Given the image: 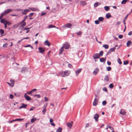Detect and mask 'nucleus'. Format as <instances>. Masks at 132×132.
<instances>
[{"mask_svg": "<svg viewBox=\"0 0 132 132\" xmlns=\"http://www.w3.org/2000/svg\"><path fill=\"white\" fill-rule=\"evenodd\" d=\"M116 49V48L115 47L110 49L107 53L106 54V56H107L110 53H111L112 52H114Z\"/></svg>", "mask_w": 132, "mask_h": 132, "instance_id": "f257e3e1", "label": "nucleus"}, {"mask_svg": "<svg viewBox=\"0 0 132 132\" xmlns=\"http://www.w3.org/2000/svg\"><path fill=\"white\" fill-rule=\"evenodd\" d=\"M72 26V24L70 23H67L62 26L63 28L65 27L68 28H71V27Z\"/></svg>", "mask_w": 132, "mask_h": 132, "instance_id": "f03ea898", "label": "nucleus"}, {"mask_svg": "<svg viewBox=\"0 0 132 132\" xmlns=\"http://www.w3.org/2000/svg\"><path fill=\"white\" fill-rule=\"evenodd\" d=\"M69 45H70L69 43H66L65 44H63V46L64 48L65 49H68L69 48Z\"/></svg>", "mask_w": 132, "mask_h": 132, "instance_id": "7ed1b4c3", "label": "nucleus"}, {"mask_svg": "<svg viewBox=\"0 0 132 132\" xmlns=\"http://www.w3.org/2000/svg\"><path fill=\"white\" fill-rule=\"evenodd\" d=\"M93 57L94 59H98L100 57V55L98 53H95L93 54Z\"/></svg>", "mask_w": 132, "mask_h": 132, "instance_id": "20e7f679", "label": "nucleus"}, {"mask_svg": "<svg viewBox=\"0 0 132 132\" xmlns=\"http://www.w3.org/2000/svg\"><path fill=\"white\" fill-rule=\"evenodd\" d=\"M29 9L32 11H39V9L36 7H29Z\"/></svg>", "mask_w": 132, "mask_h": 132, "instance_id": "39448f33", "label": "nucleus"}, {"mask_svg": "<svg viewBox=\"0 0 132 132\" xmlns=\"http://www.w3.org/2000/svg\"><path fill=\"white\" fill-rule=\"evenodd\" d=\"M99 69L98 68H96L93 72V73L94 75H96L99 72Z\"/></svg>", "mask_w": 132, "mask_h": 132, "instance_id": "423d86ee", "label": "nucleus"}, {"mask_svg": "<svg viewBox=\"0 0 132 132\" xmlns=\"http://www.w3.org/2000/svg\"><path fill=\"white\" fill-rule=\"evenodd\" d=\"M62 74H64V75L66 76H68L69 75V73L68 72V71H65L64 72H62L61 73V76L63 77H64V75H62Z\"/></svg>", "mask_w": 132, "mask_h": 132, "instance_id": "0eeeda50", "label": "nucleus"}, {"mask_svg": "<svg viewBox=\"0 0 132 132\" xmlns=\"http://www.w3.org/2000/svg\"><path fill=\"white\" fill-rule=\"evenodd\" d=\"M99 117V115L97 114H95L94 116V118L96 121H98V119Z\"/></svg>", "mask_w": 132, "mask_h": 132, "instance_id": "6e6552de", "label": "nucleus"}, {"mask_svg": "<svg viewBox=\"0 0 132 132\" xmlns=\"http://www.w3.org/2000/svg\"><path fill=\"white\" fill-rule=\"evenodd\" d=\"M38 50L40 53H43L45 52V49L42 47H39L38 48Z\"/></svg>", "mask_w": 132, "mask_h": 132, "instance_id": "1a4fd4ad", "label": "nucleus"}, {"mask_svg": "<svg viewBox=\"0 0 132 132\" xmlns=\"http://www.w3.org/2000/svg\"><path fill=\"white\" fill-rule=\"evenodd\" d=\"M12 11V10L10 9H8L6 10H5L4 11V13L5 14H7L9 13L10 12Z\"/></svg>", "mask_w": 132, "mask_h": 132, "instance_id": "9d476101", "label": "nucleus"}, {"mask_svg": "<svg viewBox=\"0 0 132 132\" xmlns=\"http://www.w3.org/2000/svg\"><path fill=\"white\" fill-rule=\"evenodd\" d=\"M24 97L27 100L29 101L31 100V98L29 96L27 95L26 94H24Z\"/></svg>", "mask_w": 132, "mask_h": 132, "instance_id": "9b49d317", "label": "nucleus"}, {"mask_svg": "<svg viewBox=\"0 0 132 132\" xmlns=\"http://www.w3.org/2000/svg\"><path fill=\"white\" fill-rule=\"evenodd\" d=\"M29 10L27 9H26L24 10V11L22 12V14L23 15H26L27 13L28 12H30Z\"/></svg>", "mask_w": 132, "mask_h": 132, "instance_id": "f8f14e48", "label": "nucleus"}, {"mask_svg": "<svg viewBox=\"0 0 132 132\" xmlns=\"http://www.w3.org/2000/svg\"><path fill=\"white\" fill-rule=\"evenodd\" d=\"M130 14V13H129L127 15H126V16L124 18L123 20V24H124V25H125L126 24V23L125 22L126 21L129 15Z\"/></svg>", "mask_w": 132, "mask_h": 132, "instance_id": "ddd939ff", "label": "nucleus"}, {"mask_svg": "<svg viewBox=\"0 0 132 132\" xmlns=\"http://www.w3.org/2000/svg\"><path fill=\"white\" fill-rule=\"evenodd\" d=\"M27 68L26 67H23L21 70V72L22 73H24V72L27 71Z\"/></svg>", "mask_w": 132, "mask_h": 132, "instance_id": "4468645a", "label": "nucleus"}, {"mask_svg": "<svg viewBox=\"0 0 132 132\" xmlns=\"http://www.w3.org/2000/svg\"><path fill=\"white\" fill-rule=\"evenodd\" d=\"M81 70L82 69L80 68L78 69L77 70L75 71V73L77 76H78V74H79L81 71Z\"/></svg>", "mask_w": 132, "mask_h": 132, "instance_id": "2eb2a0df", "label": "nucleus"}, {"mask_svg": "<svg viewBox=\"0 0 132 132\" xmlns=\"http://www.w3.org/2000/svg\"><path fill=\"white\" fill-rule=\"evenodd\" d=\"M47 106V104L46 105H45V104L44 105V106L43 107V110L42 111V112H43V114H44L45 112H46V107Z\"/></svg>", "mask_w": 132, "mask_h": 132, "instance_id": "dca6fc26", "label": "nucleus"}, {"mask_svg": "<svg viewBox=\"0 0 132 132\" xmlns=\"http://www.w3.org/2000/svg\"><path fill=\"white\" fill-rule=\"evenodd\" d=\"M132 44L130 40H128L127 42V47H129Z\"/></svg>", "mask_w": 132, "mask_h": 132, "instance_id": "f3484780", "label": "nucleus"}, {"mask_svg": "<svg viewBox=\"0 0 132 132\" xmlns=\"http://www.w3.org/2000/svg\"><path fill=\"white\" fill-rule=\"evenodd\" d=\"M50 122L51 125L53 126H55V124L53 122V119H51L50 120Z\"/></svg>", "mask_w": 132, "mask_h": 132, "instance_id": "a211bd4d", "label": "nucleus"}, {"mask_svg": "<svg viewBox=\"0 0 132 132\" xmlns=\"http://www.w3.org/2000/svg\"><path fill=\"white\" fill-rule=\"evenodd\" d=\"M19 27L20 29H22L23 27L26 26V22H24Z\"/></svg>", "mask_w": 132, "mask_h": 132, "instance_id": "6ab92c4d", "label": "nucleus"}, {"mask_svg": "<svg viewBox=\"0 0 132 132\" xmlns=\"http://www.w3.org/2000/svg\"><path fill=\"white\" fill-rule=\"evenodd\" d=\"M10 81L11 82L12 87H13L14 85V80H11Z\"/></svg>", "mask_w": 132, "mask_h": 132, "instance_id": "aec40b11", "label": "nucleus"}, {"mask_svg": "<svg viewBox=\"0 0 132 132\" xmlns=\"http://www.w3.org/2000/svg\"><path fill=\"white\" fill-rule=\"evenodd\" d=\"M67 125L68 126L69 128L71 129L72 126V124L70 122L67 123Z\"/></svg>", "mask_w": 132, "mask_h": 132, "instance_id": "412c9836", "label": "nucleus"}, {"mask_svg": "<svg viewBox=\"0 0 132 132\" xmlns=\"http://www.w3.org/2000/svg\"><path fill=\"white\" fill-rule=\"evenodd\" d=\"M109 80V77L108 75H106L105 76L104 79V80H105L106 81H108Z\"/></svg>", "mask_w": 132, "mask_h": 132, "instance_id": "4be33fe9", "label": "nucleus"}, {"mask_svg": "<svg viewBox=\"0 0 132 132\" xmlns=\"http://www.w3.org/2000/svg\"><path fill=\"white\" fill-rule=\"evenodd\" d=\"M45 45H47L48 46L50 45V43L48 42V40H46L45 41Z\"/></svg>", "mask_w": 132, "mask_h": 132, "instance_id": "5701e85b", "label": "nucleus"}, {"mask_svg": "<svg viewBox=\"0 0 132 132\" xmlns=\"http://www.w3.org/2000/svg\"><path fill=\"white\" fill-rule=\"evenodd\" d=\"M62 128L61 127H59L57 129L56 132H62Z\"/></svg>", "mask_w": 132, "mask_h": 132, "instance_id": "b1692460", "label": "nucleus"}, {"mask_svg": "<svg viewBox=\"0 0 132 132\" xmlns=\"http://www.w3.org/2000/svg\"><path fill=\"white\" fill-rule=\"evenodd\" d=\"M106 57H105V59H104V58H100V62H105L106 61Z\"/></svg>", "mask_w": 132, "mask_h": 132, "instance_id": "393cba45", "label": "nucleus"}, {"mask_svg": "<svg viewBox=\"0 0 132 132\" xmlns=\"http://www.w3.org/2000/svg\"><path fill=\"white\" fill-rule=\"evenodd\" d=\"M80 5L82 6H84L86 5V2L84 1H82L80 2Z\"/></svg>", "mask_w": 132, "mask_h": 132, "instance_id": "a878e982", "label": "nucleus"}, {"mask_svg": "<svg viewBox=\"0 0 132 132\" xmlns=\"http://www.w3.org/2000/svg\"><path fill=\"white\" fill-rule=\"evenodd\" d=\"M64 48L63 47V46H62V47L60 50V51L59 53V54H61L62 53V52L63 51H64L63 49Z\"/></svg>", "mask_w": 132, "mask_h": 132, "instance_id": "bb28decb", "label": "nucleus"}, {"mask_svg": "<svg viewBox=\"0 0 132 132\" xmlns=\"http://www.w3.org/2000/svg\"><path fill=\"white\" fill-rule=\"evenodd\" d=\"M111 16L110 13H108L106 15V17L108 18L109 19L111 17Z\"/></svg>", "mask_w": 132, "mask_h": 132, "instance_id": "cd10ccee", "label": "nucleus"}, {"mask_svg": "<svg viewBox=\"0 0 132 132\" xmlns=\"http://www.w3.org/2000/svg\"><path fill=\"white\" fill-rule=\"evenodd\" d=\"M37 120V119L35 118H33L32 119H31V122H34L35 121Z\"/></svg>", "mask_w": 132, "mask_h": 132, "instance_id": "c85d7f7f", "label": "nucleus"}, {"mask_svg": "<svg viewBox=\"0 0 132 132\" xmlns=\"http://www.w3.org/2000/svg\"><path fill=\"white\" fill-rule=\"evenodd\" d=\"M27 18H28V16H26V15L25 16L23 20L21 22V23L22 24V23H23L24 22H25L24 21H25L26 19Z\"/></svg>", "mask_w": 132, "mask_h": 132, "instance_id": "c756f323", "label": "nucleus"}, {"mask_svg": "<svg viewBox=\"0 0 132 132\" xmlns=\"http://www.w3.org/2000/svg\"><path fill=\"white\" fill-rule=\"evenodd\" d=\"M103 47L106 49H107L109 48V46L107 44L104 45Z\"/></svg>", "mask_w": 132, "mask_h": 132, "instance_id": "7c9ffc66", "label": "nucleus"}, {"mask_svg": "<svg viewBox=\"0 0 132 132\" xmlns=\"http://www.w3.org/2000/svg\"><path fill=\"white\" fill-rule=\"evenodd\" d=\"M104 8L106 11H108L110 10L109 7L107 6H105Z\"/></svg>", "mask_w": 132, "mask_h": 132, "instance_id": "2f4dec72", "label": "nucleus"}, {"mask_svg": "<svg viewBox=\"0 0 132 132\" xmlns=\"http://www.w3.org/2000/svg\"><path fill=\"white\" fill-rule=\"evenodd\" d=\"M5 23L7 25H10L11 24V23L10 22L7 20L5 21Z\"/></svg>", "mask_w": 132, "mask_h": 132, "instance_id": "473e14b6", "label": "nucleus"}, {"mask_svg": "<svg viewBox=\"0 0 132 132\" xmlns=\"http://www.w3.org/2000/svg\"><path fill=\"white\" fill-rule=\"evenodd\" d=\"M98 20L100 21H102L104 20V18L103 17H100L98 18Z\"/></svg>", "mask_w": 132, "mask_h": 132, "instance_id": "72a5a7b5", "label": "nucleus"}, {"mask_svg": "<svg viewBox=\"0 0 132 132\" xmlns=\"http://www.w3.org/2000/svg\"><path fill=\"white\" fill-rule=\"evenodd\" d=\"M56 27V26H54V25H51V24H50V25L48 27V28H55Z\"/></svg>", "mask_w": 132, "mask_h": 132, "instance_id": "f704fd0d", "label": "nucleus"}, {"mask_svg": "<svg viewBox=\"0 0 132 132\" xmlns=\"http://www.w3.org/2000/svg\"><path fill=\"white\" fill-rule=\"evenodd\" d=\"M6 20H5V19H2L0 21L1 22L3 23H5V21Z\"/></svg>", "mask_w": 132, "mask_h": 132, "instance_id": "c9c22d12", "label": "nucleus"}, {"mask_svg": "<svg viewBox=\"0 0 132 132\" xmlns=\"http://www.w3.org/2000/svg\"><path fill=\"white\" fill-rule=\"evenodd\" d=\"M34 97H36L37 98H39L40 97V96L39 94H35L34 95Z\"/></svg>", "mask_w": 132, "mask_h": 132, "instance_id": "e433bc0d", "label": "nucleus"}, {"mask_svg": "<svg viewBox=\"0 0 132 132\" xmlns=\"http://www.w3.org/2000/svg\"><path fill=\"white\" fill-rule=\"evenodd\" d=\"M128 0H123L121 3L122 4H125Z\"/></svg>", "mask_w": 132, "mask_h": 132, "instance_id": "4c0bfd02", "label": "nucleus"}, {"mask_svg": "<svg viewBox=\"0 0 132 132\" xmlns=\"http://www.w3.org/2000/svg\"><path fill=\"white\" fill-rule=\"evenodd\" d=\"M22 107L23 108H25L27 106V105L26 104H24L23 103H22Z\"/></svg>", "mask_w": 132, "mask_h": 132, "instance_id": "58836bf2", "label": "nucleus"}, {"mask_svg": "<svg viewBox=\"0 0 132 132\" xmlns=\"http://www.w3.org/2000/svg\"><path fill=\"white\" fill-rule=\"evenodd\" d=\"M97 101H94L93 103V105L94 106H96L97 104Z\"/></svg>", "mask_w": 132, "mask_h": 132, "instance_id": "ea45409f", "label": "nucleus"}, {"mask_svg": "<svg viewBox=\"0 0 132 132\" xmlns=\"http://www.w3.org/2000/svg\"><path fill=\"white\" fill-rule=\"evenodd\" d=\"M117 61L120 64H121L122 63V62L121 61V59L119 58H118V59Z\"/></svg>", "mask_w": 132, "mask_h": 132, "instance_id": "a19ab883", "label": "nucleus"}, {"mask_svg": "<svg viewBox=\"0 0 132 132\" xmlns=\"http://www.w3.org/2000/svg\"><path fill=\"white\" fill-rule=\"evenodd\" d=\"M129 62L128 60L124 61L123 62V64L124 65H127L128 64Z\"/></svg>", "mask_w": 132, "mask_h": 132, "instance_id": "79ce46f5", "label": "nucleus"}, {"mask_svg": "<svg viewBox=\"0 0 132 132\" xmlns=\"http://www.w3.org/2000/svg\"><path fill=\"white\" fill-rule=\"evenodd\" d=\"M0 32L1 35H2L4 33V30L2 29H1L0 30Z\"/></svg>", "mask_w": 132, "mask_h": 132, "instance_id": "37998d69", "label": "nucleus"}, {"mask_svg": "<svg viewBox=\"0 0 132 132\" xmlns=\"http://www.w3.org/2000/svg\"><path fill=\"white\" fill-rule=\"evenodd\" d=\"M14 95L16 97H19L20 96V94L19 93H15Z\"/></svg>", "mask_w": 132, "mask_h": 132, "instance_id": "c03bdc74", "label": "nucleus"}, {"mask_svg": "<svg viewBox=\"0 0 132 132\" xmlns=\"http://www.w3.org/2000/svg\"><path fill=\"white\" fill-rule=\"evenodd\" d=\"M24 119H21V118H19V119H16L15 120H14L15 121H22V120H23Z\"/></svg>", "mask_w": 132, "mask_h": 132, "instance_id": "a18cd8bd", "label": "nucleus"}, {"mask_svg": "<svg viewBox=\"0 0 132 132\" xmlns=\"http://www.w3.org/2000/svg\"><path fill=\"white\" fill-rule=\"evenodd\" d=\"M98 4H100L98 2H96L95 3L94 5V7H97L98 5Z\"/></svg>", "mask_w": 132, "mask_h": 132, "instance_id": "49530a36", "label": "nucleus"}, {"mask_svg": "<svg viewBox=\"0 0 132 132\" xmlns=\"http://www.w3.org/2000/svg\"><path fill=\"white\" fill-rule=\"evenodd\" d=\"M113 87L114 85L113 84H111L109 85V87L111 89Z\"/></svg>", "mask_w": 132, "mask_h": 132, "instance_id": "de8ad7c7", "label": "nucleus"}, {"mask_svg": "<svg viewBox=\"0 0 132 132\" xmlns=\"http://www.w3.org/2000/svg\"><path fill=\"white\" fill-rule=\"evenodd\" d=\"M8 45V44L7 43H6L3 44V46L4 47V48H5L7 47V46Z\"/></svg>", "mask_w": 132, "mask_h": 132, "instance_id": "09e8293b", "label": "nucleus"}, {"mask_svg": "<svg viewBox=\"0 0 132 132\" xmlns=\"http://www.w3.org/2000/svg\"><path fill=\"white\" fill-rule=\"evenodd\" d=\"M34 14V13L33 12L30 13L28 15V16L29 17H31Z\"/></svg>", "mask_w": 132, "mask_h": 132, "instance_id": "8fccbe9b", "label": "nucleus"}, {"mask_svg": "<svg viewBox=\"0 0 132 132\" xmlns=\"http://www.w3.org/2000/svg\"><path fill=\"white\" fill-rule=\"evenodd\" d=\"M111 68L110 67H107L106 68L107 70L108 71H110L111 70Z\"/></svg>", "mask_w": 132, "mask_h": 132, "instance_id": "3c124183", "label": "nucleus"}, {"mask_svg": "<svg viewBox=\"0 0 132 132\" xmlns=\"http://www.w3.org/2000/svg\"><path fill=\"white\" fill-rule=\"evenodd\" d=\"M4 15L5 14L4 12L3 13H2L1 14V15L0 16V19H1L2 18H3Z\"/></svg>", "mask_w": 132, "mask_h": 132, "instance_id": "603ef678", "label": "nucleus"}, {"mask_svg": "<svg viewBox=\"0 0 132 132\" xmlns=\"http://www.w3.org/2000/svg\"><path fill=\"white\" fill-rule=\"evenodd\" d=\"M106 103V102L105 101H103L102 104L103 105H105Z\"/></svg>", "mask_w": 132, "mask_h": 132, "instance_id": "864d4df0", "label": "nucleus"}, {"mask_svg": "<svg viewBox=\"0 0 132 132\" xmlns=\"http://www.w3.org/2000/svg\"><path fill=\"white\" fill-rule=\"evenodd\" d=\"M120 114H121L122 115H124L125 114V113L124 112L122 111H121L120 112Z\"/></svg>", "mask_w": 132, "mask_h": 132, "instance_id": "5fc2aeb1", "label": "nucleus"}, {"mask_svg": "<svg viewBox=\"0 0 132 132\" xmlns=\"http://www.w3.org/2000/svg\"><path fill=\"white\" fill-rule=\"evenodd\" d=\"M103 51H101L100 52V54H99V55H100V56H102L103 55Z\"/></svg>", "mask_w": 132, "mask_h": 132, "instance_id": "6e6d98bb", "label": "nucleus"}, {"mask_svg": "<svg viewBox=\"0 0 132 132\" xmlns=\"http://www.w3.org/2000/svg\"><path fill=\"white\" fill-rule=\"evenodd\" d=\"M82 34V32L80 31L78 32L77 33V34L78 35H81Z\"/></svg>", "mask_w": 132, "mask_h": 132, "instance_id": "4d7b16f0", "label": "nucleus"}, {"mask_svg": "<svg viewBox=\"0 0 132 132\" xmlns=\"http://www.w3.org/2000/svg\"><path fill=\"white\" fill-rule=\"evenodd\" d=\"M103 91H104L105 92H107L108 91V90H107V89L105 87H104L103 88Z\"/></svg>", "mask_w": 132, "mask_h": 132, "instance_id": "13d9d810", "label": "nucleus"}, {"mask_svg": "<svg viewBox=\"0 0 132 132\" xmlns=\"http://www.w3.org/2000/svg\"><path fill=\"white\" fill-rule=\"evenodd\" d=\"M99 21L98 20H96L95 22V24H98L100 22H99Z\"/></svg>", "mask_w": 132, "mask_h": 132, "instance_id": "bf43d9fd", "label": "nucleus"}, {"mask_svg": "<svg viewBox=\"0 0 132 132\" xmlns=\"http://www.w3.org/2000/svg\"><path fill=\"white\" fill-rule=\"evenodd\" d=\"M123 36L122 35H120L118 36V37L120 39H121L122 38Z\"/></svg>", "mask_w": 132, "mask_h": 132, "instance_id": "052dcab7", "label": "nucleus"}, {"mask_svg": "<svg viewBox=\"0 0 132 132\" xmlns=\"http://www.w3.org/2000/svg\"><path fill=\"white\" fill-rule=\"evenodd\" d=\"M10 98L11 99H12L13 98V97H14V96L12 94H11L10 95Z\"/></svg>", "mask_w": 132, "mask_h": 132, "instance_id": "680f3d73", "label": "nucleus"}, {"mask_svg": "<svg viewBox=\"0 0 132 132\" xmlns=\"http://www.w3.org/2000/svg\"><path fill=\"white\" fill-rule=\"evenodd\" d=\"M121 23V22L120 21L116 23V25L117 26H118L120 25Z\"/></svg>", "mask_w": 132, "mask_h": 132, "instance_id": "e2e57ef3", "label": "nucleus"}, {"mask_svg": "<svg viewBox=\"0 0 132 132\" xmlns=\"http://www.w3.org/2000/svg\"><path fill=\"white\" fill-rule=\"evenodd\" d=\"M68 66L69 67V68H72V65L70 63L69 64H68Z\"/></svg>", "mask_w": 132, "mask_h": 132, "instance_id": "0e129e2a", "label": "nucleus"}, {"mask_svg": "<svg viewBox=\"0 0 132 132\" xmlns=\"http://www.w3.org/2000/svg\"><path fill=\"white\" fill-rule=\"evenodd\" d=\"M30 28H30H27V27H25L23 29V30H28V29H29Z\"/></svg>", "mask_w": 132, "mask_h": 132, "instance_id": "69168bd1", "label": "nucleus"}, {"mask_svg": "<svg viewBox=\"0 0 132 132\" xmlns=\"http://www.w3.org/2000/svg\"><path fill=\"white\" fill-rule=\"evenodd\" d=\"M132 34V32L131 31H130L129 32L128 34V35L129 36H131Z\"/></svg>", "mask_w": 132, "mask_h": 132, "instance_id": "338daca9", "label": "nucleus"}, {"mask_svg": "<svg viewBox=\"0 0 132 132\" xmlns=\"http://www.w3.org/2000/svg\"><path fill=\"white\" fill-rule=\"evenodd\" d=\"M37 90V89H34L32 90L31 91L32 93L34 92H35Z\"/></svg>", "mask_w": 132, "mask_h": 132, "instance_id": "774afa93", "label": "nucleus"}]
</instances>
